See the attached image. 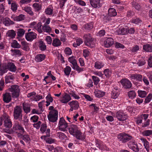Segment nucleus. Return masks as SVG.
I'll return each mask as SVG.
<instances>
[{"mask_svg":"<svg viewBox=\"0 0 152 152\" xmlns=\"http://www.w3.org/2000/svg\"><path fill=\"white\" fill-rule=\"evenodd\" d=\"M68 130L69 133L75 137L77 139L82 141H85V136L81 132L77 125L71 124L69 126Z\"/></svg>","mask_w":152,"mask_h":152,"instance_id":"nucleus-1","label":"nucleus"},{"mask_svg":"<svg viewBox=\"0 0 152 152\" xmlns=\"http://www.w3.org/2000/svg\"><path fill=\"white\" fill-rule=\"evenodd\" d=\"M20 89L18 86L17 85H12L11 88L5 90L2 95H19Z\"/></svg>","mask_w":152,"mask_h":152,"instance_id":"nucleus-2","label":"nucleus"},{"mask_svg":"<svg viewBox=\"0 0 152 152\" xmlns=\"http://www.w3.org/2000/svg\"><path fill=\"white\" fill-rule=\"evenodd\" d=\"M83 38L84 39V43L85 45L91 48L94 47L95 45L94 39L91 37L89 33L85 34Z\"/></svg>","mask_w":152,"mask_h":152,"instance_id":"nucleus-3","label":"nucleus"},{"mask_svg":"<svg viewBox=\"0 0 152 152\" xmlns=\"http://www.w3.org/2000/svg\"><path fill=\"white\" fill-rule=\"evenodd\" d=\"M118 140L122 143H125L132 140V137L129 134L122 133L118 135Z\"/></svg>","mask_w":152,"mask_h":152,"instance_id":"nucleus-4","label":"nucleus"},{"mask_svg":"<svg viewBox=\"0 0 152 152\" xmlns=\"http://www.w3.org/2000/svg\"><path fill=\"white\" fill-rule=\"evenodd\" d=\"M19 131L20 132L23 134H24L25 132L22 126L18 122H16L13 125L12 130L9 131L8 133L11 134L13 132H16V131Z\"/></svg>","mask_w":152,"mask_h":152,"instance_id":"nucleus-5","label":"nucleus"},{"mask_svg":"<svg viewBox=\"0 0 152 152\" xmlns=\"http://www.w3.org/2000/svg\"><path fill=\"white\" fill-rule=\"evenodd\" d=\"M22 110L19 106H16L14 109L13 116L14 118L16 120L18 119L21 121L22 120Z\"/></svg>","mask_w":152,"mask_h":152,"instance_id":"nucleus-6","label":"nucleus"},{"mask_svg":"<svg viewBox=\"0 0 152 152\" xmlns=\"http://www.w3.org/2000/svg\"><path fill=\"white\" fill-rule=\"evenodd\" d=\"M68 127V124L63 117L60 118L59 120L58 128L59 130L65 132L67 131V128Z\"/></svg>","mask_w":152,"mask_h":152,"instance_id":"nucleus-7","label":"nucleus"},{"mask_svg":"<svg viewBox=\"0 0 152 152\" xmlns=\"http://www.w3.org/2000/svg\"><path fill=\"white\" fill-rule=\"evenodd\" d=\"M49 121L54 122L58 119V112L57 110H53L49 112V114L48 116Z\"/></svg>","mask_w":152,"mask_h":152,"instance_id":"nucleus-8","label":"nucleus"},{"mask_svg":"<svg viewBox=\"0 0 152 152\" xmlns=\"http://www.w3.org/2000/svg\"><path fill=\"white\" fill-rule=\"evenodd\" d=\"M114 116L120 121H124L127 118V115L122 111H118Z\"/></svg>","mask_w":152,"mask_h":152,"instance_id":"nucleus-9","label":"nucleus"},{"mask_svg":"<svg viewBox=\"0 0 152 152\" xmlns=\"http://www.w3.org/2000/svg\"><path fill=\"white\" fill-rule=\"evenodd\" d=\"M3 121H4V125L5 127L7 128H10L12 126V122L10 119V117L7 115H4Z\"/></svg>","mask_w":152,"mask_h":152,"instance_id":"nucleus-10","label":"nucleus"},{"mask_svg":"<svg viewBox=\"0 0 152 152\" xmlns=\"http://www.w3.org/2000/svg\"><path fill=\"white\" fill-rule=\"evenodd\" d=\"M120 82L123 88L125 89H129L132 87V84L131 81L128 79L124 78L121 79Z\"/></svg>","mask_w":152,"mask_h":152,"instance_id":"nucleus-11","label":"nucleus"},{"mask_svg":"<svg viewBox=\"0 0 152 152\" xmlns=\"http://www.w3.org/2000/svg\"><path fill=\"white\" fill-rule=\"evenodd\" d=\"M37 35L35 33L31 31L25 34V38L27 41L31 42L37 38Z\"/></svg>","mask_w":152,"mask_h":152,"instance_id":"nucleus-12","label":"nucleus"},{"mask_svg":"<svg viewBox=\"0 0 152 152\" xmlns=\"http://www.w3.org/2000/svg\"><path fill=\"white\" fill-rule=\"evenodd\" d=\"M129 148L135 152H138L139 151V149L137 144L134 141H130L128 144Z\"/></svg>","mask_w":152,"mask_h":152,"instance_id":"nucleus-13","label":"nucleus"},{"mask_svg":"<svg viewBox=\"0 0 152 152\" xmlns=\"http://www.w3.org/2000/svg\"><path fill=\"white\" fill-rule=\"evenodd\" d=\"M69 104L71 107L69 110V111H72L74 110H76L79 107V103L77 101H73L69 102Z\"/></svg>","mask_w":152,"mask_h":152,"instance_id":"nucleus-14","label":"nucleus"},{"mask_svg":"<svg viewBox=\"0 0 152 152\" xmlns=\"http://www.w3.org/2000/svg\"><path fill=\"white\" fill-rule=\"evenodd\" d=\"M100 0H90L91 6L94 8H99L101 6Z\"/></svg>","mask_w":152,"mask_h":152,"instance_id":"nucleus-15","label":"nucleus"},{"mask_svg":"<svg viewBox=\"0 0 152 152\" xmlns=\"http://www.w3.org/2000/svg\"><path fill=\"white\" fill-rule=\"evenodd\" d=\"M114 43V40L111 38H108L104 42V46L106 48H108L112 46Z\"/></svg>","mask_w":152,"mask_h":152,"instance_id":"nucleus-16","label":"nucleus"},{"mask_svg":"<svg viewBox=\"0 0 152 152\" xmlns=\"http://www.w3.org/2000/svg\"><path fill=\"white\" fill-rule=\"evenodd\" d=\"M140 140L143 143L145 148L147 152H149L150 151V145L149 142L147 140L144 138L142 137L140 138Z\"/></svg>","mask_w":152,"mask_h":152,"instance_id":"nucleus-17","label":"nucleus"},{"mask_svg":"<svg viewBox=\"0 0 152 152\" xmlns=\"http://www.w3.org/2000/svg\"><path fill=\"white\" fill-rule=\"evenodd\" d=\"M48 76H46L44 78L43 80L44 81H45V84H48L50 83V82L48 81V80H47L49 77L51 78L53 80H55L56 79V77H55L52 75L51 73V71H50L48 72L47 74Z\"/></svg>","mask_w":152,"mask_h":152,"instance_id":"nucleus-18","label":"nucleus"},{"mask_svg":"<svg viewBox=\"0 0 152 152\" xmlns=\"http://www.w3.org/2000/svg\"><path fill=\"white\" fill-rule=\"evenodd\" d=\"M142 77L141 75L139 74H132L130 76V78L131 79L136 80L139 82L142 81Z\"/></svg>","mask_w":152,"mask_h":152,"instance_id":"nucleus-19","label":"nucleus"},{"mask_svg":"<svg viewBox=\"0 0 152 152\" xmlns=\"http://www.w3.org/2000/svg\"><path fill=\"white\" fill-rule=\"evenodd\" d=\"M46 58V56L44 54H39L35 57V60L37 62H40L44 60Z\"/></svg>","mask_w":152,"mask_h":152,"instance_id":"nucleus-20","label":"nucleus"},{"mask_svg":"<svg viewBox=\"0 0 152 152\" xmlns=\"http://www.w3.org/2000/svg\"><path fill=\"white\" fill-rule=\"evenodd\" d=\"M143 49L145 51L147 52H152V44H145L143 46Z\"/></svg>","mask_w":152,"mask_h":152,"instance_id":"nucleus-21","label":"nucleus"},{"mask_svg":"<svg viewBox=\"0 0 152 152\" xmlns=\"http://www.w3.org/2000/svg\"><path fill=\"white\" fill-rule=\"evenodd\" d=\"M7 67L8 69H9L10 71L15 72L16 70V67L14 63L12 62L8 63L7 65Z\"/></svg>","mask_w":152,"mask_h":152,"instance_id":"nucleus-22","label":"nucleus"},{"mask_svg":"<svg viewBox=\"0 0 152 152\" xmlns=\"http://www.w3.org/2000/svg\"><path fill=\"white\" fill-rule=\"evenodd\" d=\"M23 110L26 113H29L31 111V106L30 104L24 102L23 104Z\"/></svg>","mask_w":152,"mask_h":152,"instance_id":"nucleus-23","label":"nucleus"},{"mask_svg":"<svg viewBox=\"0 0 152 152\" xmlns=\"http://www.w3.org/2000/svg\"><path fill=\"white\" fill-rule=\"evenodd\" d=\"M71 99L70 96H63L60 99V101L63 103H66Z\"/></svg>","mask_w":152,"mask_h":152,"instance_id":"nucleus-24","label":"nucleus"},{"mask_svg":"<svg viewBox=\"0 0 152 152\" xmlns=\"http://www.w3.org/2000/svg\"><path fill=\"white\" fill-rule=\"evenodd\" d=\"M108 14L110 16L114 17L117 15V12L115 9L113 8H110L108 9Z\"/></svg>","mask_w":152,"mask_h":152,"instance_id":"nucleus-25","label":"nucleus"},{"mask_svg":"<svg viewBox=\"0 0 152 152\" xmlns=\"http://www.w3.org/2000/svg\"><path fill=\"white\" fill-rule=\"evenodd\" d=\"M15 78L14 75H8L5 77V81L6 84L12 82Z\"/></svg>","mask_w":152,"mask_h":152,"instance_id":"nucleus-26","label":"nucleus"},{"mask_svg":"<svg viewBox=\"0 0 152 152\" xmlns=\"http://www.w3.org/2000/svg\"><path fill=\"white\" fill-rule=\"evenodd\" d=\"M22 45V48L23 50L26 51H28L29 50V48L28 44L25 41H22L21 42Z\"/></svg>","mask_w":152,"mask_h":152,"instance_id":"nucleus-27","label":"nucleus"},{"mask_svg":"<svg viewBox=\"0 0 152 152\" xmlns=\"http://www.w3.org/2000/svg\"><path fill=\"white\" fill-rule=\"evenodd\" d=\"M3 23L6 26H9L10 25H12L14 23L13 21L11 20L10 19L8 18L3 19Z\"/></svg>","mask_w":152,"mask_h":152,"instance_id":"nucleus-28","label":"nucleus"},{"mask_svg":"<svg viewBox=\"0 0 152 152\" xmlns=\"http://www.w3.org/2000/svg\"><path fill=\"white\" fill-rule=\"evenodd\" d=\"M8 69L6 64L1 66L0 67V75H2L6 73Z\"/></svg>","mask_w":152,"mask_h":152,"instance_id":"nucleus-29","label":"nucleus"},{"mask_svg":"<svg viewBox=\"0 0 152 152\" xmlns=\"http://www.w3.org/2000/svg\"><path fill=\"white\" fill-rule=\"evenodd\" d=\"M42 23L39 22L34 27V29L37 30L39 33H41L42 32Z\"/></svg>","mask_w":152,"mask_h":152,"instance_id":"nucleus-30","label":"nucleus"},{"mask_svg":"<svg viewBox=\"0 0 152 152\" xmlns=\"http://www.w3.org/2000/svg\"><path fill=\"white\" fill-rule=\"evenodd\" d=\"M129 49V50L132 53L134 54H135L139 50L140 48L138 45H134L133 47L130 48Z\"/></svg>","mask_w":152,"mask_h":152,"instance_id":"nucleus-31","label":"nucleus"},{"mask_svg":"<svg viewBox=\"0 0 152 152\" xmlns=\"http://www.w3.org/2000/svg\"><path fill=\"white\" fill-rule=\"evenodd\" d=\"M104 64L102 62L97 61L95 63L94 67L97 69H100L103 67Z\"/></svg>","mask_w":152,"mask_h":152,"instance_id":"nucleus-32","label":"nucleus"},{"mask_svg":"<svg viewBox=\"0 0 152 152\" xmlns=\"http://www.w3.org/2000/svg\"><path fill=\"white\" fill-rule=\"evenodd\" d=\"M131 4L133 8H134L138 11L140 10L141 6L140 4L133 1L131 3Z\"/></svg>","mask_w":152,"mask_h":152,"instance_id":"nucleus-33","label":"nucleus"},{"mask_svg":"<svg viewBox=\"0 0 152 152\" xmlns=\"http://www.w3.org/2000/svg\"><path fill=\"white\" fill-rule=\"evenodd\" d=\"M76 57L72 56L69 57L68 58V60L72 65V66H75L77 64V61L76 59ZM72 67V66H71Z\"/></svg>","mask_w":152,"mask_h":152,"instance_id":"nucleus-34","label":"nucleus"},{"mask_svg":"<svg viewBox=\"0 0 152 152\" xmlns=\"http://www.w3.org/2000/svg\"><path fill=\"white\" fill-rule=\"evenodd\" d=\"M53 7L49 6L45 9V12L46 15H50L53 14Z\"/></svg>","mask_w":152,"mask_h":152,"instance_id":"nucleus-35","label":"nucleus"},{"mask_svg":"<svg viewBox=\"0 0 152 152\" xmlns=\"http://www.w3.org/2000/svg\"><path fill=\"white\" fill-rule=\"evenodd\" d=\"M6 35L11 38H13L15 37L16 33L15 31L13 30H9L7 33Z\"/></svg>","mask_w":152,"mask_h":152,"instance_id":"nucleus-36","label":"nucleus"},{"mask_svg":"<svg viewBox=\"0 0 152 152\" xmlns=\"http://www.w3.org/2000/svg\"><path fill=\"white\" fill-rule=\"evenodd\" d=\"M72 67L73 69L75 70L78 73H80L85 70L84 68L80 67V66L77 65V64L74 66H72Z\"/></svg>","mask_w":152,"mask_h":152,"instance_id":"nucleus-37","label":"nucleus"},{"mask_svg":"<svg viewBox=\"0 0 152 152\" xmlns=\"http://www.w3.org/2000/svg\"><path fill=\"white\" fill-rule=\"evenodd\" d=\"M142 22V20L140 18H137L132 19L131 21L132 23L135 24L137 25H140L141 24Z\"/></svg>","mask_w":152,"mask_h":152,"instance_id":"nucleus-38","label":"nucleus"},{"mask_svg":"<svg viewBox=\"0 0 152 152\" xmlns=\"http://www.w3.org/2000/svg\"><path fill=\"white\" fill-rule=\"evenodd\" d=\"M23 10L31 16H33L34 15V13L30 7L26 6L24 7Z\"/></svg>","mask_w":152,"mask_h":152,"instance_id":"nucleus-39","label":"nucleus"},{"mask_svg":"<svg viewBox=\"0 0 152 152\" xmlns=\"http://www.w3.org/2000/svg\"><path fill=\"white\" fill-rule=\"evenodd\" d=\"M32 6L35 12H38L40 11L41 9L42 6L41 4L39 3H34L33 4Z\"/></svg>","mask_w":152,"mask_h":152,"instance_id":"nucleus-40","label":"nucleus"},{"mask_svg":"<svg viewBox=\"0 0 152 152\" xmlns=\"http://www.w3.org/2000/svg\"><path fill=\"white\" fill-rule=\"evenodd\" d=\"M61 44V43L59 40L58 38H55L54 39L53 41V42L52 43V45L55 47H57L60 46Z\"/></svg>","mask_w":152,"mask_h":152,"instance_id":"nucleus-41","label":"nucleus"},{"mask_svg":"<svg viewBox=\"0 0 152 152\" xmlns=\"http://www.w3.org/2000/svg\"><path fill=\"white\" fill-rule=\"evenodd\" d=\"M142 134L144 136H151L152 135V130H145L142 132Z\"/></svg>","mask_w":152,"mask_h":152,"instance_id":"nucleus-42","label":"nucleus"},{"mask_svg":"<svg viewBox=\"0 0 152 152\" xmlns=\"http://www.w3.org/2000/svg\"><path fill=\"white\" fill-rule=\"evenodd\" d=\"M39 48L41 50L44 51L46 49V46L45 44L42 41H40L39 42Z\"/></svg>","mask_w":152,"mask_h":152,"instance_id":"nucleus-43","label":"nucleus"},{"mask_svg":"<svg viewBox=\"0 0 152 152\" xmlns=\"http://www.w3.org/2000/svg\"><path fill=\"white\" fill-rule=\"evenodd\" d=\"M146 63V61L144 59L138 60L136 64L139 66H141L145 65Z\"/></svg>","mask_w":152,"mask_h":152,"instance_id":"nucleus-44","label":"nucleus"},{"mask_svg":"<svg viewBox=\"0 0 152 152\" xmlns=\"http://www.w3.org/2000/svg\"><path fill=\"white\" fill-rule=\"evenodd\" d=\"M46 106H48L50 104L51 102H52L53 101V99L51 96H47L46 97Z\"/></svg>","mask_w":152,"mask_h":152,"instance_id":"nucleus-45","label":"nucleus"},{"mask_svg":"<svg viewBox=\"0 0 152 152\" xmlns=\"http://www.w3.org/2000/svg\"><path fill=\"white\" fill-rule=\"evenodd\" d=\"M90 54V51L88 49H84L83 51V56L86 59H88V57Z\"/></svg>","mask_w":152,"mask_h":152,"instance_id":"nucleus-46","label":"nucleus"},{"mask_svg":"<svg viewBox=\"0 0 152 152\" xmlns=\"http://www.w3.org/2000/svg\"><path fill=\"white\" fill-rule=\"evenodd\" d=\"M51 28L49 26L44 25L42 26V31L47 33H49L51 31Z\"/></svg>","mask_w":152,"mask_h":152,"instance_id":"nucleus-47","label":"nucleus"},{"mask_svg":"<svg viewBox=\"0 0 152 152\" xmlns=\"http://www.w3.org/2000/svg\"><path fill=\"white\" fill-rule=\"evenodd\" d=\"M22 138L26 143H29L30 141V139L28 134L22 135Z\"/></svg>","mask_w":152,"mask_h":152,"instance_id":"nucleus-48","label":"nucleus"},{"mask_svg":"<svg viewBox=\"0 0 152 152\" xmlns=\"http://www.w3.org/2000/svg\"><path fill=\"white\" fill-rule=\"evenodd\" d=\"M18 8V5L15 2H12L11 6V9L13 12H15Z\"/></svg>","mask_w":152,"mask_h":152,"instance_id":"nucleus-49","label":"nucleus"},{"mask_svg":"<svg viewBox=\"0 0 152 152\" xmlns=\"http://www.w3.org/2000/svg\"><path fill=\"white\" fill-rule=\"evenodd\" d=\"M112 16H110V15L107 14V15L104 16L103 18V20L104 22L107 23L112 20Z\"/></svg>","mask_w":152,"mask_h":152,"instance_id":"nucleus-50","label":"nucleus"},{"mask_svg":"<svg viewBox=\"0 0 152 152\" xmlns=\"http://www.w3.org/2000/svg\"><path fill=\"white\" fill-rule=\"evenodd\" d=\"M84 27L86 30H89L93 28V26L92 23H89L85 25L84 26Z\"/></svg>","mask_w":152,"mask_h":152,"instance_id":"nucleus-51","label":"nucleus"},{"mask_svg":"<svg viewBox=\"0 0 152 152\" xmlns=\"http://www.w3.org/2000/svg\"><path fill=\"white\" fill-rule=\"evenodd\" d=\"M25 18V15L23 14H20L18 16L15 17L14 20L18 21L23 20Z\"/></svg>","mask_w":152,"mask_h":152,"instance_id":"nucleus-52","label":"nucleus"},{"mask_svg":"<svg viewBox=\"0 0 152 152\" xmlns=\"http://www.w3.org/2000/svg\"><path fill=\"white\" fill-rule=\"evenodd\" d=\"M71 71V68L68 66L66 67L64 69V72L65 74L67 76H69Z\"/></svg>","mask_w":152,"mask_h":152,"instance_id":"nucleus-53","label":"nucleus"},{"mask_svg":"<svg viewBox=\"0 0 152 152\" xmlns=\"http://www.w3.org/2000/svg\"><path fill=\"white\" fill-rule=\"evenodd\" d=\"M3 96V100L4 102L6 103H8L11 101V96Z\"/></svg>","mask_w":152,"mask_h":152,"instance_id":"nucleus-54","label":"nucleus"},{"mask_svg":"<svg viewBox=\"0 0 152 152\" xmlns=\"http://www.w3.org/2000/svg\"><path fill=\"white\" fill-rule=\"evenodd\" d=\"M73 9L74 10V11L75 13H79L83 11V10L81 7H77V6H74Z\"/></svg>","mask_w":152,"mask_h":152,"instance_id":"nucleus-55","label":"nucleus"},{"mask_svg":"<svg viewBox=\"0 0 152 152\" xmlns=\"http://www.w3.org/2000/svg\"><path fill=\"white\" fill-rule=\"evenodd\" d=\"M74 1L76 4L84 6L86 5V3L83 1L82 0H74Z\"/></svg>","mask_w":152,"mask_h":152,"instance_id":"nucleus-56","label":"nucleus"},{"mask_svg":"<svg viewBox=\"0 0 152 152\" xmlns=\"http://www.w3.org/2000/svg\"><path fill=\"white\" fill-rule=\"evenodd\" d=\"M134 120L136 124L138 125H139L142 123V119L141 116H139L135 118Z\"/></svg>","mask_w":152,"mask_h":152,"instance_id":"nucleus-57","label":"nucleus"},{"mask_svg":"<svg viewBox=\"0 0 152 152\" xmlns=\"http://www.w3.org/2000/svg\"><path fill=\"white\" fill-rule=\"evenodd\" d=\"M92 78L94 81V84L96 85H97L99 83L100 81V80L99 77L96 76H92Z\"/></svg>","mask_w":152,"mask_h":152,"instance_id":"nucleus-58","label":"nucleus"},{"mask_svg":"<svg viewBox=\"0 0 152 152\" xmlns=\"http://www.w3.org/2000/svg\"><path fill=\"white\" fill-rule=\"evenodd\" d=\"M57 136L61 140L64 139L66 137V136L64 133L61 132H58L57 133Z\"/></svg>","mask_w":152,"mask_h":152,"instance_id":"nucleus-59","label":"nucleus"},{"mask_svg":"<svg viewBox=\"0 0 152 152\" xmlns=\"http://www.w3.org/2000/svg\"><path fill=\"white\" fill-rule=\"evenodd\" d=\"M4 80H0V93L1 94L2 91L4 89Z\"/></svg>","mask_w":152,"mask_h":152,"instance_id":"nucleus-60","label":"nucleus"},{"mask_svg":"<svg viewBox=\"0 0 152 152\" xmlns=\"http://www.w3.org/2000/svg\"><path fill=\"white\" fill-rule=\"evenodd\" d=\"M120 34L124 35L127 34V28H122L120 30Z\"/></svg>","mask_w":152,"mask_h":152,"instance_id":"nucleus-61","label":"nucleus"},{"mask_svg":"<svg viewBox=\"0 0 152 152\" xmlns=\"http://www.w3.org/2000/svg\"><path fill=\"white\" fill-rule=\"evenodd\" d=\"M104 74L107 77L109 78L111 75V72L109 69H106L104 70Z\"/></svg>","mask_w":152,"mask_h":152,"instance_id":"nucleus-62","label":"nucleus"},{"mask_svg":"<svg viewBox=\"0 0 152 152\" xmlns=\"http://www.w3.org/2000/svg\"><path fill=\"white\" fill-rule=\"evenodd\" d=\"M134 12L132 10H129L127 12L126 16L128 18H131L134 15Z\"/></svg>","mask_w":152,"mask_h":152,"instance_id":"nucleus-63","label":"nucleus"},{"mask_svg":"<svg viewBox=\"0 0 152 152\" xmlns=\"http://www.w3.org/2000/svg\"><path fill=\"white\" fill-rule=\"evenodd\" d=\"M25 31L23 29H20L18 31L17 35L19 37H22L24 34Z\"/></svg>","mask_w":152,"mask_h":152,"instance_id":"nucleus-64","label":"nucleus"}]
</instances>
